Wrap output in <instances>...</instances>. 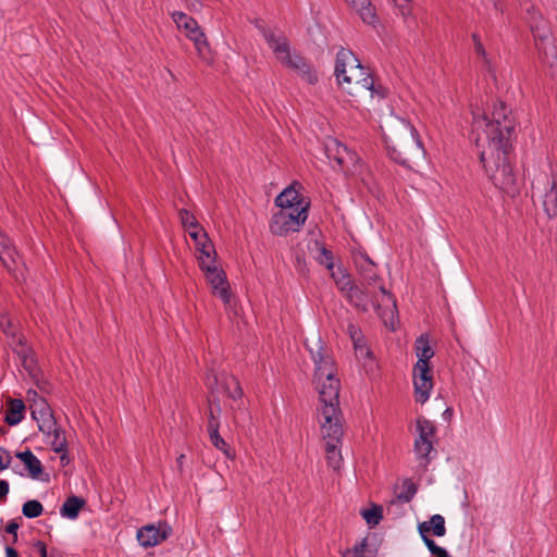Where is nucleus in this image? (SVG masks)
Instances as JSON below:
<instances>
[{"instance_id":"f257e3e1","label":"nucleus","mask_w":557,"mask_h":557,"mask_svg":"<svg viewBox=\"0 0 557 557\" xmlns=\"http://www.w3.org/2000/svg\"><path fill=\"white\" fill-rule=\"evenodd\" d=\"M515 120L504 102H496L493 110L472 111V135L485 173L504 193L515 196L518 193L517 180L507 157L511 148Z\"/></svg>"},{"instance_id":"f03ea898","label":"nucleus","mask_w":557,"mask_h":557,"mask_svg":"<svg viewBox=\"0 0 557 557\" xmlns=\"http://www.w3.org/2000/svg\"><path fill=\"white\" fill-rule=\"evenodd\" d=\"M314 363V383L319 393V412L322 437L325 442L326 462L333 470L343 463L341 445L343 438V416L339 408L341 382L332 356L319 338L315 348L309 347Z\"/></svg>"},{"instance_id":"7ed1b4c3","label":"nucleus","mask_w":557,"mask_h":557,"mask_svg":"<svg viewBox=\"0 0 557 557\" xmlns=\"http://www.w3.org/2000/svg\"><path fill=\"white\" fill-rule=\"evenodd\" d=\"M334 74L339 85L355 84L356 88L370 91L371 97L384 98L386 88L375 84V79L361 64L350 49L341 47L336 53Z\"/></svg>"},{"instance_id":"20e7f679","label":"nucleus","mask_w":557,"mask_h":557,"mask_svg":"<svg viewBox=\"0 0 557 557\" xmlns=\"http://www.w3.org/2000/svg\"><path fill=\"white\" fill-rule=\"evenodd\" d=\"M404 133L396 140L385 138L388 157L396 163L412 169L425 159V148L418 131L412 124L401 121Z\"/></svg>"},{"instance_id":"39448f33","label":"nucleus","mask_w":557,"mask_h":557,"mask_svg":"<svg viewBox=\"0 0 557 557\" xmlns=\"http://www.w3.org/2000/svg\"><path fill=\"white\" fill-rule=\"evenodd\" d=\"M346 298L352 306L362 311H367L369 306H372L379 314H381L380 310L382 306L396 308V301L393 295L386 290L383 284L376 286L366 285L364 288H360L356 285L346 295Z\"/></svg>"},{"instance_id":"423d86ee","label":"nucleus","mask_w":557,"mask_h":557,"mask_svg":"<svg viewBox=\"0 0 557 557\" xmlns=\"http://www.w3.org/2000/svg\"><path fill=\"white\" fill-rule=\"evenodd\" d=\"M171 17L177 28L184 32L185 36L194 42L198 57L206 63H211L212 51L206 34L202 32L198 22L182 11H174Z\"/></svg>"},{"instance_id":"0eeeda50","label":"nucleus","mask_w":557,"mask_h":557,"mask_svg":"<svg viewBox=\"0 0 557 557\" xmlns=\"http://www.w3.org/2000/svg\"><path fill=\"white\" fill-rule=\"evenodd\" d=\"M308 218V211L305 207L300 208H281L272 215L270 231L276 236H286L289 233L298 232Z\"/></svg>"},{"instance_id":"6e6552de","label":"nucleus","mask_w":557,"mask_h":557,"mask_svg":"<svg viewBox=\"0 0 557 557\" xmlns=\"http://www.w3.org/2000/svg\"><path fill=\"white\" fill-rule=\"evenodd\" d=\"M273 53L283 65L296 71L307 83L313 85L318 82V75L310 64L301 55L290 53L287 38L275 46Z\"/></svg>"},{"instance_id":"1a4fd4ad","label":"nucleus","mask_w":557,"mask_h":557,"mask_svg":"<svg viewBox=\"0 0 557 557\" xmlns=\"http://www.w3.org/2000/svg\"><path fill=\"white\" fill-rule=\"evenodd\" d=\"M414 399L420 404L429 400L433 389V375L430 366L414 364L412 370Z\"/></svg>"},{"instance_id":"9d476101","label":"nucleus","mask_w":557,"mask_h":557,"mask_svg":"<svg viewBox=\"0 0 557 557\" xmlns=\"http://www.w3.org/2000/svg\"><path fill=\"white\" fill-rule=\"evenodd\" d=\"M172 533V528L166 523L147 524L137 531V541L140 546L153 547L165 541Z\"/></svg>"},{"instance_id":"9b49d317","label":"nucleus","mask_w":557,"mask_h":557,"mask_svg":"<svg viewBox=\"0 0 557 557\" xmlns=\"http://www.w3.org/2000/svg\"><path fill=\"white\" fill-rule=\"evenodd\" d=\"M352 260L356 269L363 280L364 285L376 286L380 284L379 282L381 281V277L376 273V264L364 250H355L352 252Z\"/></svg>"},{"instance_id":"f8f14e48","label":"nucleus","mask_w":557,"mask_h":557,"mask_svg":"<svg viewBox=\"0 0 557 557\" xmlns=\"http://www.w3.org/2000/svg\"><path fill=\"white\" fill-rule=\"evenodd\" d=\"M206 278L212 286L213 293L218 295L224 304H230L231 293L226 275L223 270L216 268H207Z\"/></svg>"},{"instance_id":"ddd939ff","label":"nucleus","mask_w":557,"mask_h":557,"mask_svg":"<svg viewBox=\"0 0 557 557\" xmlns=\"http://www.w3.org/2000/svg\"><path fill=\"white\" fill-rule=\"evenodd\" d=\"M32 417L36 420L39 431L45 435H50L51 431H53L57 425L52 410L44 399L35 404V408L32 410Z\"/></svg>"},{"instance_id":"4468645a","label":"nucleus","mask_w":557,"mask_h":557,"mask_svg":"<svg viewBox=\"0 0 557 557\" xmlns=\"http://www.w3.org/2000/svg\"><path fill=\"white\" fill-rule=\"evenodd\" d=\"M326 156L335 161L342 169L356 160V153L336 139L326 145Z\"/></svg>"},{"instance_id":"2eb2a0df","label":"nucleus","mask_w":557,"mask_h":557,"mask_svg":"<svg viewBox=\"0 0 557 557\" xmlns=\"http://www.w3.org/2000/svg\"><path fill=\"white\" fill-rule=\"evenodd\" d=\"M275 205L280 208H300L305 207V210L308 211L309 203L304 200L301 195L298 194L294 187L285 188L276 198Z\"/></svg>"},{"instance_id":"dca6fc26","label":"nucleus","mask_w":557,"mask_h":557,"mask_svg":"<svg viewBox=\"0 0 557 557\" xmlns=\"http://www.w3.org/2000/svg\"><path fill=\"white\" fill-rule=\"evenodd\" d=\"M543 210L548 218L557 216V181L554 178L552 182L547 180V189L542 200Z\"/></svg>"},{"instance_id":"f3484780","label":"nucleus","mask_w":557,"mask_h":557,"mask_svg":"<svg viewBox=\"0 0 557 557\" xmlns=\"http://www.w3.org/2000/svg\"><path fill=\"white\" fill-rule=\"evenodd\" d=\"M531 32L535 41H540L541 45L549 42L552 32L546 20L541 15H533L530 23Z\"/></svg>"},{"instance_id":"a211bd4d","label":"nucleus","mask_w":557,"mask_h":557,"mask_svg":"<svg viewBox=\"0 0 557 557\" xmlns=\"http://www.w3.org/2000/svg\"><path fill=\"white\" fill-rule=\"evenodd\" d=\"M86 505L83 497L69 496L60 508V515L63 518L74 520L78 517L81 509Z\"/></svg>"},{"instance_id":"6ab92c4d","label":"nucleus","mask_w":557,"mask_h":557,"mask_svg":"<svg viewBox=\"0 0 557 557\" xmlns=\"http://www.w3.org/2000/svg\"><path fill=\"white\" fill-rule=\"evenodd\" d=\"M16 458H18L25 465L29 475L33 479H38L42 473L41 461L29 449L17 453Z\"/></svg>"},{"instance_id":"aec40b11","label":"nucleus","mask_w":557,"mask_h":557,"mask_svg":"<svg viewBox=\"0 0 557 557\" xmlns=\"http://www.w3.org/2000/svg\"><path fill=\"white\" fill-rule=\"evenodd\" d=\"M416 428L418 436L414 442H434L436 428L434 423L424 417H419L416 420Z\"/></svg>"},{"instance_id":"412c9836","label":"nucleus","mask_w":557,"mask_h":557,"mask_svg":"<svg viewBox=\"0 0 557 557\" xmlns=\"http://www.w3.org/2000/svg\"><path fill=\"white\" fill-rule=\"evenodd\" d=\"M25 405L22 399H10L8 410L5 413V422L9 425L18 424L24 418Z\"/></svg>"},{"instance_id":"4be33fe9","label":"nucleus","mask_w":557,"mask_h":557,"mask_svg":"<svg viewBox=\"0 0 557 557\" xmlns=\"http://www.w3.org/2000/svg\"><path fill=\"white\" fill-rule=\"evenodd\" d=\"M434 442H414L413 451L423 467H426L436 455Z\"/></svg>"},{"instance_id":"5701e85b","label":"nucleus","mask_w":557,"mask_h":557,"mask_svg":"<svg viewBox=\"0 0 557 557\" xmlns=\"http://www.w3.org/2000/svg\"><path fill=\"white\" fill-rule=\"evenodd\" d=\"M416 355L418 358V361L416 364L421 366H430L429 361L434 356V351L432 347L430 346L429 339L426 336L421 335L416 341Z\"/></svg>"},{"instance_id":"b1692460","label":"nucleus","mask_w":557,"mask_h":557,"mask_svg":"<svg viewBox=\"0 0 557 557\" xmlns=\"http://www.w3.org/2000/svg\"><path fill=\"white\" fill-rule=\"evenodd\" d=\"M256 28L262 34L264 40L272 49H275V46L280 45L286 37L283 34L276 35L270 27H268L263 21L256 20L253 22Z\"/></svg>"},{"instance_id":"393cba45","label":"nucleus","mask_w":557,"mask_h":557,"mask_svg":"<svg viewBox=\"0 0 557 557\" xmlns=\"http://www.w3.org/2000/svg\"><path fill=\"white\" fill-rule=\"evenodd\" d=\"M418 531H419V534L423 541V543L425 544V546L428 547V549L430 550V553L436 557H447L449 556V554L447 553V550L441 546H438L428 534V529H426V525H425V522H421L418 524Z\"/></svg>"},{"instance_id":"a878e982","label":"nucleus","mask_w":557,"mask_h":557,"mask_svg":"<svg viewBox=\"0 0 557 557\" xmlns=\"http://www.w3.org/2000/svg\"><path fill=\"white\" fill-rule=\"evenodd\" d=\"M352 8H355L360 16V18L369 24L374 25L376 23V14L373 5L371 4L370 0H366L364 3L360 1L355 2L351 4Z\"/></svg>"},{"instance_id":"bb28decb","label":"nucleus","mask_w":557,"mask_h":557,"mask_svg":"<svg viewBox=\"0 0 557 557\" xmlns=\"http://www.w3.org/2000/svg\"><path fill=\"white\" fill-rule=\"evenodd\" d=\"M332 277L336 287L345 294V296L356 286L350 275L342 269L332 272Z\"/></svg>"},{"instance_id":"cd10ccee","label":"nucleus","mask_w":557,"mask_h":557,"mask_svg":"<svg viewBox=\"0 0 557 557\" xmlns=\"http://www.w3.org/2000/svg\"><path fill=\"white\" fill-rule=\"evenodd\" d=\"M428 534L432 533L437 537H442L446 534L445 518L442 515H433L429 521H424Z\"/></svg>"},{"instance_id":"c85d7f7f","label":"nucleus","mask_w":557,"mask_h":557,"mask_svg":"<svg viewBox=\"0 0 557 557\" xmlns=\"http://www.w3.org/2000/svg\"><path fill=\"white\" fill-rule=\"evenodd\" d=\"M48 436L52 437L50 445L53 451L64 453L67 450V442L64 435V431L61 428L55 425L54 430L51 431V434Z\"/></svg>"},{"instance_id":"c756f323","label":"nucleus","mask_w":557,"mask_h":557,"mask_svg":"<svg viewBox=\"0 0 557 557\" xmlns=\"http://www.w3.org/2000/svg\"><path fill=\"white\" fill-rule=\"evenodd\" d=\"M342 557H374L371 552L368 550V540L364 537L357 542L351 548H347Z\"/></svg>"},{"instance_id":"7c9ffc66","label":"nucleus","mask_w":557,"mask_h":557,"mask_svg":"<svg viewBox=\"0 0 557 557\" xmlns=\"http://www.w3.org/2000/svg\"><path fill=\"white\" fill-rule=\"evenodd\" d=\"M361 516L369 525L375 527L383 519V509L381 506L373 504L370 508L362 509Z\"/></svg>"},{"instance_id":"2f4dec72","label":"nucleus","mask_w":557,"mask_h":557,"mask_svg":"<svg viewBox=\"0 0 557 557\" xmlns=\"http://www.w3.org/2000/svg\"><path fill=\"white\" fill-rule=\"evenodd\" d=\"M44 511V506L39 500L32 499L23 504L22 512L26 518L34 519L39 517Z\"/></svg>"},{"instance_id":"473e14b6","label":"nucleus","mask_w":557,"mask_h":557,"mask_svg":"<svg viewBox=\"0 0 557 557\" xmlns=\"http://www.w3.org/2000/svg\"><path fill=\"white\" fill-rule=\"evenodd\" d=\"M225 392L227 396L234 400L243 397V388L238 380L234 376H231L225 381Z\"/></svg>"},{"instance_id":"72a5a7b5","label":"nucleus","mask_w":557,"mask_h":557,"mask_svg":"<svg viewBox=\"0 0 557 557\" xmlns=\"http://www.w3.org/2000/svg\"><path fill=\"white\" fill-rule=\"evenodd\" d=\"M211 444L219 450L223 451L225 455H228V445L222 438L219 433V429L211 426V430L208 431Z\"/></svg>"},{"instance_id":"f704fd0d","label":"nucleus","mask_w":557,"mask_h":557,"mask_svg":"<svg viewBox=\"0 0 557 557\" xmlns=\"http://www.w3.org/2000/svg\"><path fill=\"white\" fill-rule=\"evenodd\" d=\"M178 215H180V220H181L183 226L186 230H189V228L196 230L197 225H199L196 218L194 216V214L190 213L186 209H181L178 212Z\"/></svg>"},{"instance_id":"c9c22d12","label":"nucleus","mask_w":557,"mask_h":557,"mask_svg":"<svg viewBox=\"0 0 557 557\" xmlns=\"http://www.w3.org/2000/svg\"><path fill=\"white\" fill-rule=\"evenodd\" d=\"M318 262L322 265H325L326 269L333 270L334 268V261H333V253L331 250L322 246L320 248V253L317 258Z\"/></svg>"},{"instance_id":"e433bc0d","label":"nucleus","mask_w":557,"mask_h":557,"mask_svg":"<svg viewBox=\"0 0 557 557\" xmlns=\"http://www.w3.org/2000/svg\"><path fill=\"white\" fill-rule=\"evenodd\" d=\"M348 331H349L350 337H351V339L354 342L355 348H362L363 344H364V341H363V336L361 334V331L359 329H357L352 324H350L348 326Z\"/></svg>"},{"instance_id":"4c0bfd02","label":"nucleus","mask_w":557,"mask_h":557,"mask_svg":"<svg viewBox=\"0 0 557 557\" xmlns=\"http://www.w3.org/2000/svg\"><path fill=\"white\" fill-rule=\"evenodd\" d=\"M393 2L403 17L407 18L411 15L410 0H394Z\"/></svg>"},{"instance_id":"58836bf2","label":"nucleus","mask_w":557,"mask_h":557,"mask_svg":"<svg viewBox=\"0 0 557 557\" xmlns=\"http://www.w3.org/2000/svg\"><path fill=\"white\" fill-rule=\"evenodd\" d=\"M216 408H218V414H220V411H221L220 406L218 405ZM211 426H214L215 429L220 428L219 416H215L214 410L212 408H210V410H209L208 431L211 430Z\"/></svg>"},{"instance_id":"ea45409f","label":"nucleus","mask_w":557,"mask_h":557,"mask_svg":"<svg viewBox=\"0 0 557 557\" xmlns=\"http://www.w3.org/2000/svg\"><path fill=\"white\" fill-rule=\"evenodd\" d=\"M198 261H199V267H200V269H201L205 273H207V268H210V269H212V268H216V265H215V257H212V258H210V259H207V258H206V257H203V256H199V257H198Z\"/></svg>"},{"instance_id":"a19ab883","label":"nucleus","mask_w":557,"mask_h":557,"mask_svg":"<svg viewBox=\"0 0 557 557\" xmlns=\"http://www.w3.org/2000/svg\"><path fill=\"white\" fill-rule=\"evenodd\" d=\"M187 231L189 236L195 240V243L199 242V239L205 240L207 238V233L199 225H197L196 230L189 228Z\"/></svg>"},{"instance_id":"79ce46f5","label":"nucleus","mask_w":557,"mask_h":557,"mask_svg":"<svg viewBox=\"0 0 557 557\" xmlns=\"http://www.w3.org/2000/svg\"><path fill=\"white\" fill-rule=\"evenodd\" d=\"M198 251H199V256H203L207 259L215 257V255H216L213 244L202 245V247H200Z\"/></svg>"},{"instance_id":"37998d69","label":"nucleus","mask_w":557,"mask_h":557,"mask_svg":"<svg viewBox=\"0 0 557 557\" xmlns=\"http://www.w3.org/2000/svg\"><path fill=\"white\" fill-rule=\"evenodd\" d=\"M474 52L475 54L482 59V61L485 63V64H488L490 63V60H488V54L483 46L482 42H476V45L474 46Z\"/></svg>"},{"instance_id":"c03bdc74","label":"nucleus","mask_w":557,"mask_h":557,"mask_svg":"<svg viewBox=\"0 0 557 557\" xmlns=\"http://www.w3.org/2000/svg\"><path fill=\"white\" fill-rule=\"evenodd\" d=\"M184 2L187 9L194 12H199L203 7L200 0H184Z\"/></svg>"},{"instance_id":"a18cd8bd","label":"nucleus","mask_w":557,"mask_h":557,"mask_svg":"<svg viewBox=\"0 0 557 557\" xmlns=\"http://www.w3.org/2000/svg\"><path fill=\"white\" fill-rule=\"evenodd\" d=\"M18 528H20V525H18V523L15 520H10L8 522V524H7V527H5V531L9 534H13L14 535V541L13 542H16Z\"/></svg>"},{"instance_id":"49530a36","label":"nucleus","mask_w":557,"mask_h":557,"mask_svg":"<svg viewBox=\"0 0 557 557\" xmlns=\"http://www.w3.org/2000/svg\"><path fill=\"white\" fill-rule=\"evenodd\" d=\"M417 493V488L416 486L411 483L408 488H407V492L405 494H400L398 497L400 499H403L404 502H410L412 499V497L414 496V494Z\"/></svg>"},{"instance_id":"de8ad7c7","label":"nucleus","mask_w":557,"mask_h":557,"mask_svg":"<svg viewBox=\"0 0 557 557\" xmlns=\"http://www.w3.org/2000/svg\"><path fill=\"white\" fill-rule=\"evenodd\" d=\"M9 483L5 480L0 481V499L5 498L9 494Z\"/></svg>"},{"instance_id":"09e8293b","label":"nucleus","mask_w":557,"mask_h":557,"mask_svg":"<svg viewBox=\"0 0 557 557\" xmlns=\"http://www.w3.org/2000/svg\"><path fill=\"white\" fill-rule=\"evenodd\" d=\"M35 546L38 549V553H39L40 557H48L47 546H46V544L44 542L38 541L35 544Z\"/></svg>"},{"instance_id":"8fccbe9b","label":"nucleus","mask_w":557,"mask_h":557,"mask_svg":"<svg viewBox=\"0 0 557 557\" xmlns=\"http://www.w3.org/2000/svg\"><path fill=\"white\" fill-rule=\"evenodd\" d=\"M5 557H18L16 549L11 546L5 547Z\"/></svg>"},{"instance_id":"3c124183","label":"nucleus","mask_w":557,"mask_h":557,"mask_svg":"<svg viewBox=\"0 0 557 557\" xmlns=\"http://www.w3.org/2000/svg\"><path fill=\"white\" fill-rule=\"evenodd\" d=\"M10 462H11V457L10 456H8V460L7 461H4L3 458L0 456V471L5 470L7 468H9Z\"/></svg>"},{"instance_id":"603ef678","label":"nucleus","mask_w":557,"mask_h":557,"mask_svg":"<svg viewBox=\"0 0 557 557\" xmlns=\"http://www.w3.org/2000/svg\"><path fill=\"white\" fill-rule=\"evenodd\" d=\"M60 454H61V456H60V460H61L62 465H63V466L69 465V462H70V458H69V456H67V450H66V451H64V453H60Z\"/></svg>"},{"instance_id":"864d4df0","label":"nucleus","mask_w":557,"mask_h":557,"mask_svg":"<svg viewBox=\"0 0 557 557\" xmlns=\"http://www.w3.org/2000/svg\"><path fill=\"white\" fill-rule=\"evenodd\" d=\"M207 244H212L208 237L205 240L199 239V242H196L197 250H199V248L202 247V245H207Z\"/></svg>"},{"instance_id":"5fc2aeb1","label":"nucleus","mask_w":557,"mask_h":557,"mask_svg":"<svg viewBox=\"0 0 557 557\" xmlns=\"http://www.w3.org/2000/svg\"><path fill=\"white\" fill-rule=\"evenodd\" d=\"M471 37H472V40H473V46H475L476 42H482L478 34L474 33V34H472Z\"/></svg>"},{"instance_id":"6e6d98bb","label":"nucleus","mask_w":557,"mask_h":557,"mask_svg":"<svg viewBox=\"0 0 557 557\" xmlns=\"http://www.w3.org/2000/svg\"><path fill=\"white\" fill-rule=\"evenodd\" d=\"M216 383H218V379H216V376H213L212 382H211V380H210V379H208V386H211V387H212V386H213V384H216Z\"/></svg>"},{"instance_id":"4d7b16f0","label":"nucleus","mask_w":557,"mask_h":557,"mask_svg":"<svg viewBox=\"0 0 557 557\" xmlns=\"http://www.w3.org/2000/svg\"><path fill=\"white\" fill-rule=\"evenodd\" d=\"M347 4L351 5L354 4L355 2H359L360 3V0H344ZM366 0H361L362 3H364Z\"/></svg>"},{"instance_id":"13d9d810","label":"nucleus","mask_w":557,"mask_h":557,"mask_svg":"<svg viewBox=\"0 0 557 557\" xmlns=\"http://www.w3.org/2000/svg\"><path fill=\"white\" fill-rule=\"evenodd\" d=\"M493 4H494V8L498 11H500L502 9L498 7V3H497V0H492Z\"/></svg>"},{"instance_id":"bf43d9fd","label":"nucleus","mask_w":557,"mask_h":557,"mask_svg":"<svg viewBox=\"0 0 557 557\" xmlns=\"http://www.w3.org/2000/svg\"><path fill=\"white\" fill-rule=\"evenodd\" d=\"M184 457H185L184 455H181V456L178 457L177 462H178L180 465L183 462Z\"/></svg>"},{"instance_id":"052dcab7","label":"nucleus","mask_w":557,"mask_h":557,"mask_svg":"<svg viewBox=\"0 0 557 557\" xmlns=\"http://www.w3.org/2000/svg\"><path fill=\"white\" fill-rule=\"evenodd\" d=\"M347 92L350 94V95H354V91L351 88H347Z\"/></svg>"},{"instance_id":"680f3d73","label":"nucleus","mask_w":557,"mask_h":557,"mask_svg":"<svg viewBox=\"0 0 557 557\" xmlns=\"http://www.w3.org/2000/svg\"><path fill=\"white\" fill-rule=\"evenodd\" d=\"M3 432H4V431H3V428L0 425V435H2V434H3Z\"/></svg>"}]
</instances>
